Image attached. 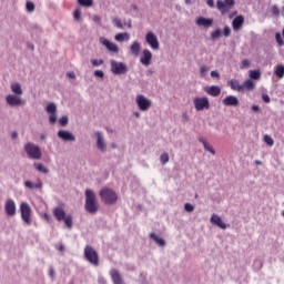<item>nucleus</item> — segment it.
Here are the masks:
<instances>
[{
	"label": "nucleus",
	"instance_id": "nucleus-1",
	"mask_svg": "<svg viewBox=\"0 0 284 284\" xmlns=\"http://www.w3.org/2000/svg\"><path fill=\"white\" fill-rule=\"evenodd\" d=\"M23 150L28 156L32 161H41L43 153L41 152V148L33 142H27L23 145Z\"/></svg>",
	"mask_w": 284,
	"mask_h": 284
},
{
	"label": "nucleus",
	"instance_id": "nucleus-2",
	"mask_svg": "<svg viewBox=\"0 0 284 284\" xmlns=\"http://www.w3.org/2000/svg\"><path fill=\"white\" fill-rule=\"evenodd\" d=\"M84 209L89 212V214H97V212H99V203H97V195L94 194V191L90 189L85 191Z\"/></svg>",
	"mask_w": 284,
	"mask_h": 284
},
{
	"label": "nucleus",
	"instance_id": "nucleus-3",
	"mask_svg": "<svg viewBox=\"0 0 284 284\" xmlns=\"http://www.w3.org/2000/svg\"><path fill=\"white\" fill-rule=\"evenodd\" d=\"M20 216L26 227H30V225H32L33 212L32 206H30L28 202L20 203Z\"/></svg>",
	"mask_w": 284,
	"mask_h": 284
},
{
	"label": "nucleus",
	"instance_id": "nucleus-4",
	"mask_svg": "<svg viewBox=\"0 0 284 284\" xmlns=\"http://www.w3.org/2000/svg\"><path fill=\"white\" fill-rule=\"evenodd\" d=\"M100 197L103 203L106 205H114L116 203L119 196L116 195V192H114L112 189L103 187L100 191Z\"/></svg>",
	"mask_w": 284,
	"mask_h": 284
},
{
	"label": "nucleus",
	"instance_id": "nucleus-5",
	"mask_svg": "<svg viewBox=\"0 0 284 284\" xmlns=\"http://www.w3.org/2000/svg\"><path fill=\"white\" fill-rule=\"evenodd\" d=\"M84 256L87 261L91 263V265L99 267V253H97L94 247L87 245L84 247Z\"/></svg>",
	"mask_w": 284,
	"mask_h": 284
},
{
	"label": "nucleus",
	"instance_id": "nucleus-6",
	"mask_svg": "<svg viewBox=\"0 0 284 284\" xmlns=\"http://www.w3.org/2000/svg\"><path fill=\"white\" fill-rule=\"evenodd\" d=\"M135 103H136L138 110H140V112H148V110H150V108H152V100L148 99L143 94H138L135 97Z\"/></svg>",
	"mask_w": 284,
	"mask_h": 284
},
{
	"label": "nucleus",
	"instance_id": "nucleus-7",
	"mask_svg": "<svg viewBox=\"0 0 284 284\" xmlns=\"http://www.w3.org/2000/svg\"><path fill=\"white\" fill-rule=\"evenodd\" d=\"M111 72L115 75L128 74V64L116 60L110 61Z\"/></svg>",
	"mask_w": 284,
	"mask_h": 284
},
{
	"label": "nucleus",
	"instance_id": "nucleus-8",
	"mask_svg": "<svg viewBox=\"0 0 284 284\" xmlns=\"http://www.w3.org/2000/svg\"><path fill=\"white\" fill-rule=\"evenodd\" d=\"M193 105L196 112H203V110H210V99L207 97L193 99Z\"/></svg>",
	"mask_w": 284,
	"mask_h": 284
},
{
	"label": "nucleus",
	"instance_id": "nucleus-9",
	"mask_svg": "<svg viewBox=\"0 0 284 284\" xmlns=\"http://www.w3.org/2000/svg\"><path fill=\"white\" fill-rule=\"evenodd\" d=\"M7 103L10 108H19V105H26V100L21 95L9 94L6 97Z\"/></svg>",
	"mask_w": 284,
	"mask_h": 284
},
{
	"label": "nucleus",
	"instance_id": "nucleus-10",
	"mask_svg": "<svg viewBox=\"0 0 284 284\" xmlns=\"http://www.w3.org/2000/svg\"><path fill=\"white\" fill-rule=\"evenodd\" d=\"M94 136H95V145L99 152H106L108 143L105 142V138L103 136V133L101 131H97L94 133Z\"/></svg>",
	"mask_w": 284,
	"mask_h": 284
},
{
	"label": "nucleus",
	"instance_id": "nucleus-11",
	"mask_svg": "<svg viewBox=\"0 0 284 284\" xmlns=\"http://www.w3.org/2000/svg\"><path fill=\"white\" fill-rule=\"evenodd\" d=\"M4 212L7 216H17V203L12 199H8L4 202Z\"/></svg>",
	"mask_w": 284,
	"mask_h": 284
},
{
	"label": "nucleus",
	"instance_id": "nucleus-12",
	"mask_svg": "<svg viewBox=\"0 0 284 284\" xmlns=\"http://www.w3.org/2000/svg\"><path fill=\"white\" fill-rule=\"evenodd\" d=\"M145 41L152 50H159L160 48L159 38L154 34V32L149 31L145 36Z\"/></svg>",
	"mask_w": 284,
	"mask_h": 284
},
{
	"label": "nucleus",
	"instance_id": "nucleus-13",
	"mask_svg": "<svg viewBox=\"0 0 284 284\" xmlns=\"http://www.w3.org/2000/svg\"><path fill=\"white\" fill-rule=\"evenodd\" d=\"M45 112L49 113V123H57V104L54 102H51L45 106Z\"/></svg>",
	"mask_w": 284,
	"mask_h": 284
},
{
	"label": "nucleus",
	"instance_id": "nucleus-14",
	"mask_svg": "<svg viewBox=\"0 0 284 284\" xmlns=\"http://www.w3.org/2000/svg\"><path fill=\"white\" fill-rule=\"evenodd\" d=\"M100 43L102 45H105L106 50H109V52H113V54H119V45H116V43L111 42L110 40L105 39V38H100Z\"/></svg>",
	"mask_w": 284,
	"mask_h": 284
},
{
	"label": "nucleus",
	"instance_id": "nucleus-15",
	"mask_svg": "<svg viewBox=\"0 0 284 284\" xmlns=\"http://www.w3.org/2000/svg\"><path fill=\"white\" fill-rule=\"evenodd\" d=\"M58 136L61 139V141L64 142H74L77 141V136L72 134V132L68 130H60L58 131Z\"/></svg>",
	"mask_w": 284,
	"mask_h": 284
},
{
	"label": "nucleus",
	"instance_id": "nucleus-16",
	"mask_svg": "<svg viewBox=\"0 0 284 284\" xmlns=\"http://www.w3.org/2000/svg\"><path fill=\"white\" fill-rule=\"evenodd\" d=\"M223 105L226 108H239V98L235 95H227L222 100Z\"/></svg>",
	"mask_w": 284,
	"mask_h": 284
},
{
	"label": "nucleus",
	"instance_id": "nucleus-17",
	"mask_svg": "<svg viewBox=\"0 0 284 284\" xmlns=\"http://www.w3.org/2000/svg\"><path fill=\"white\" fill-rule=\"evenodd\" d=\"M140 62L142 63V65H145V68H148V65L152 63V51L144 49L142 52V57L140 58Z\"/></svg>",
	"mask_w": 284,
	"mask_h": 284
},
{
	"label": "nucleus",
	"instance_id": "nucleus-18",
	"mask_svg": "<svg viewBox=\"0 0 284 284\" xmlns=\"http://www.w3.org/2000/svg\"><path fill=\"white\" fill-rule=\"evenodd\" d=\"M196 26L200 28H212L214 20L205 17H200L195 21Z\"/></svg>",
	"mask_w": 284,
	"mask_h": 284
},
{
	"label": "nucleus",
	"instance_id": "nucleus-19",
	"mask_svg": "<svg viewBox=\"0 0 284 284\" xmlns=\"http://www.w3.org/2000/svg\"><path fill=\"white\" fill-rule=\"evenodd\" d=\"M110 276L112 278L113 284H125L123 277H121V273L116 268H112L110 271Z\"/></svg>",
	"mask_w": 284,
	"mask_h": 284
},
{
	"label": "nucleus",
	"instance_id": "nucleus-20",
	"mask_svg": "<svg viewBox=\"0 0 284 284\" xmlns=\"http://www.w3.org/2000/svg\"><path fill=\"white\" fill-rule=\"evenodd\" d=\"M211 223H213V225H217L221 230H227V224H225L221 216L216 214L211 216Z\"/></svg>",
	"mask_w": 284,
	"mask_h": 284
},
{
	"label": "nucleus",
	"instance_id": "nucleus-21",
	"mask_svg": "<svg viewBox=\"0 0 284 284\" xmlns=\"http://www.w3.org/2000/svg\"><path fill=\"white\" fill-rule=\"evenodd\" d=\"M204 92H206L209 97H219L221 94V87L219 85L205 87Z\"/></svg>",
	"mask_w": 284,
	"mask_h": 284
},
{
	"label": "nucleus",
	"instance_id": "nucleus-22",
	"mask_svg": "<svg viewBox=\"0 0 284 284\" xmlns=\"http://www.w3.org/2000/svg\"><path fill=\"white\" fill-rule=\"evenodd\" d=\"M243 23H245V18L243 16H237L233 21H232V26H233V30L235 32H239V30H241V28H243Z\"/></svg>",
	"mask_w": 284,
	"mask_h": 284
},
{
	"label": "nucleus",
	"instance_id": "nucleus-23",
	"mask_svg": "<svg viewBox=\"0 0 284 284\" xmlns=\"http://www.w3.org/2000/svg\"><path fill=\"white\" fill-rule=\"evenodd\" d=\"M53 216L57 219V221H63L65 219V210H63V206H57L53 209Z\"/></svg>",
	"mask_w": 284,
	"mask_h": 284
},
{
	"label": "nucleus",
	"instance_id": "nucleus-24",
	"mask_svg": "<svg viewBox=\"0 0 284 284\" xmlns=\"http://www.w3.org/2000/svg\"><path fill=\"white\" fill-rule=\"evenodd\" d=\"M24 187H28L29 190H41V187H43V182L41 179L37 180V184L32 183V181H26Z\"/></svg>",
	"mask_w": 284,
	"mask_h": 284
},
{
	"label": "nucleus",
	"instance_id": "nucleus-25",
	"mask_svg": "<svg viewBox=\"0 0 284 284\" xmlns=\"http://www.w3.org/2000/svg\"><path fill=\"white\" fill-rule=\"evenodd\" d=\"M10 89L13 95L21 97L23 94V89H21V84L19 82L11 83Z\"/></svg>",
	"mask_w": 284,
	"mask_h": 284
},
{
	"label": "nucleus",
	"instance_id": "nucleus-26",
	"mask_svg": "<svg viewBox=\"0 0 284 284\" xmlns=\"http://www.w3.org/2000/svg\"><path fill=\"white\" fill-rule=\"evenodd\" d=\"M227 85L231 88V90H236V92H243V87L241 83H239V80L236 79H231L227 82Z\"/></svg>",
	"mask_w": 284,
	"mask_h": 284
},
{
	"label": "nucleus",
	"instance_id": "nucleus-27",
	"mask_svg": "<svg viewBox=\"0 0 284 284\" xmlns=\"http://www.w3.org/2000/svg\"><path fill=\"white\" fill-rule=\"evenodd\" d=\"M199 141L202 143L204 150H206V152H210V154H212L214 156V154H216V151H214V149L212 148V144H210V142H207V140H205V138H200Z\"/></svg>",
	"mask_w": 284,
	"mask_h": 284
},
{
	"label": "nucleus",
	"instance_id": "nucleus-28",
	"mask_svg": "<svg viewBox=\"0 0 284 284\" xmlns=\"http://www.w3.org/2000/svg\"><path fill=\"white\" fill-rule=\"evenodd\" d=\"M216 6H217V10H220L221 14H227V12H230V10H231L227 7V4L225 3V1H223V0H217Z\"/></svg>",
	"mask_w": 284,
	"mask_h": 284
},
{
	"label": "nucleus",
	"instance_id": "nucleus-29",
	"mask_svg": "<svg viewBox=\"0 0 284 284\" xmlns=\"http://www.w3.org/2000/svg\"><path fill=\"white\" fill-rule=\"evenodd\" d=\"M131 54H133V57H139V54H141V43H139V41H134L131 44Z\"/></svg>",
	"mask_w": 284,
	"mask_h": 284
},
{
	"label": "nucleus",
	"instance_id": "nucleus-30",
	"mask_svg": "<svg viewBox=\"0 0 284 284\" xmlns=\"http://www.w3.org/2000/svg\"><path fill=\"white\" fill-rule=\"evenodd\" d=\"M256 88V84L254 83V81H252L251 79L244 81L242 83V92H244V90H248L252 91Z\"/></svg>",
	"mask_w": 284,
	"mask_h": 284
},
{
	"label": "nucleus",
	"instance_id": "nucleus-31",
	"mask_svg": "<svg viewBox=\"0 0 284 284\" xmlns=\"http://www.w3.org/2000/svg\"><path fill=\"white\" fill-rule=\"evenodd\" d=\"M150 239H152L153 241L156 242L158 245H160V247H165V240H163L162 237H160L159 235L151 233L150 234Z\"/></svg>",
	"mask_w": 284,
	"mask_h": 284
},
{
	"label": "nucleus",
	"instance_id": "nucleus-32",
	"mask_svg": "<svg viewBox=\"0 0 284 284\" xmlns=\"http://www.w3.org/2000/svg\"><path fill=\"white\" fill-rule=\"evenodd\" d=\"M33 168L38 171V172H42V174H48L50 172V170H48V168H45V165H43L42 163H33Z\"/></svg>",
	"mask_w": 284,
	"mask_h": 284
},
{
	"label": "nucleus",
	"instance_id": "nucleus-33",
	"mask_svg": "<svg viewBox=\"0 0 284 284\" xmlns=\"http://www.w3.org/2000/svg\"><path fill=\"white\" fill-rule=\"evenodd\" d=\"M115 41L123 42V41H130V34L128 32L124 33H118L114 37Z\"/></svg>",
	"mask_w": 284,
	"mask_h": 284
},
{
	"label": "nucleus",
	"instance_id": "nucleus-34",
	"mask_svg": "<svg viewBox=\"0 0 284 284\" xmlns=\"http://www.w3.org/2000/svg\"><path fill=\"white\" fill-rule=\"evenodd\" d=\"M78 3L83 8H92L94 0H78Z\"/></svg>",
	"mask_w": 284,
	"mask_h": 284
},
{
	"label": "nucleus",
	"instance_id": "nucleus-35",
	"mask_svg": "<svg viewBox=\"0 0 284 284\" xmlns=\"http://www.w3.org/2000/svg\"><path fill=\"white\" fill-rule=\"evenodd\" d=\"M275 74H276V77H278V79H283V77H284V65L283 64H280L276 67Z\"/></svg>",
	"mask_w": 284,
	"mask_h": 284
},
{
	"label": "nucleus",
	"instance_id": "nucleus-36",
	"mask_svg": "<svg viewBox=\"0 0 284 284\" xmlns=\"http://www.w3.org/2000/svg\"><path fill=\"white\" fill-rule=\"evenodd\" d=\"M250 79H254L255 81H258V79H261V71L260 70H251Z\"/></svg>",
	"mask_w": 284,
	"mask_h": 284
},
{
	"label": "nucleus",
	"instance_id": "nucleus-37",
	"mask_svg": "<svg viewBox=\"0 0 284 284\" xmlns=\"http://www.w3.org/2000/svg\"><path fill=\"white\" fill-rule=\"evenodd\" d=\"M221 34H223L221 29H215L213 32H211V39L216 41V39H221Z\"/></svg>",
	"mask_w": 284,
	"mask_h": 284
},
{
	"label": "nucleus",
	"instance_id": "nucleus-38",
	"mask_svg": "<svg viewBox=\"0 0 284 284\" xmlns=\"http://www.w3.org/2000/svg\"><path fill=\"white\" fill-rule=\"evenodd\" d=\"M275 41L280 48L284 45L283 36H281V32L275 33Z\"/></svg>",
	"mask_w": 284,
	"mask_h": 284
},
{
	"label": "nucleus",
	"instance_id": "nucleus-39",
	"mask_svg": "<svg viewBox=\"0 0 284 284\" xmlns=\"http://www.w3.org/2000/svg\"><path fill=\"white\" fill-rule=\"evenodd\" d=\"M26 10H27V12H30V13L34 12L36 6L33 4V2L28 1V2L26 3Z\"/></svg>",
	"mask_w": 284,
	"mask_h": 284
},
{
	"label": "nucleus",
	"instance_id": "nucleus-40",
	"mask_svg": "<svg viewBox=\"0 0 284 284\" xmlns=\"http://www.w3.org/2000/svg\"><path fill=\"white\" fill-rule=\"evenodd\" d=\"M62 221L69 230H72V217L70 215L65 216Z\"/></svg>",
	"mask_w": 284,
	"mask_h": 284
},
{
	"label": "nucleus",
	"instance_id": "nucleus-41",
	"mask_svg": "<svg viewBox=\"0 0 284 284\" xmlns=\"http://www.w3.org/2000/svg\"><path fill=\"white\" fill-rule=\"evenodd\" d=\"M160 161H161L162 165H165V163L170 162V155L168 153L161 154Z\"/></svg>",
	"mask_w": 284,
	"mask_h": 284
},
{
	"label": "nucleus",
	"instance_id": "nucleus-42",
	"mask_svg": "<svg viewBox=\"0 0 284 284\" xmlns=\"http://www.w3.org/2000/svg\"><path fill=\"white\" fill-rule=\"evenodd\" d=\"M271 12H272L273 17H280V14H281V10L278 9V6H276V4L271 7Z\"/></svg>",
	"mask_w": 284,
	"mask_h": 284
},
{
	"label": "nucleus",
	"instance_id": "nucleus-43",
	"mask_svg": "<svg viewBox=\"0 0 284 284\" xmlns=\"http://www.w3.org/2000/svg\"><path fill=\"white\" fill-rule=\"evenodd\" d=\"M91 65L93 68H99V67L103 65V59H99V60L93 59V60H91Z\"/></svg>",
	"mask_w": 284,
	"mask_h": 284
},
{
	"label": "nucleus",
	"instance_id": "nucleus-44",
	"mask_svg": "<svg viewBox=\"0 0 284 284\" xmlns=\"http://www.w3.org/2000/svg\"><path fill=\"white\" fill-rule=\"evenodd\" d=\"M112 23H113V26H115V28H119L120 30H123V22H121L120 19L114 18V19L112 20Z\"/></svg>",
	"mask_w": 284,
	"mask_h": 284
},
{
	"label": "nucleus",
	"instance_id": "nucleus-45",
	"mask_svg": "<svg viewBox=\"0 0 284 284\" xmlns=\"http://www.w3.org/2000/svg\"><path fill=\"white\" fill-rule=\"evenodd\" d=\"M264 142L266 143V145H274V139H272L271 135H264Z\"/></svg>",
	"mask_w": 284,
	"mask_h": 284
},
{
	"label": "nucleus",
	"instance_id": "nucleus-46",
	"mask_svg": "<svg viewBox=\"0 0 284 284\" xmlns=\"http://www.w3.org/2000/svg\"><path fill=\"white\" fill-rule=\"evenodd\" d=\"M93 74L97 79H103L105 77V73L101 70H95Z\"/></svg>",
	"mask_w": 284,
	"mask_h": 284
},
{
	"label": "nucleus",
	"instance_id": "nucleus-47",
	"mask_svg": "<svg viewBox=\"0 0 284 284\" xmlns=\"http://www.w3.org/2000/svg\"><path fill=\"white\" fill-rule=\"evenodd\" d=\"M200 72H201V77H205L207 72H210V68H207L206 65H202L200 68Z\"/></svg>",
	"mask_w": 284,
	"mask_h": 284
},
{
	"label": "nucleus",
	"instance_id": "nucleus-48",
	"mask_svg": "<svg viewBox=\"0 0 284 284\" xmlns=\"http://www.w3.org/2000/svg\"><path fill=\"white\" fill-rule=\"evenodd\" d=\"M60 125L65 126L68 125V115H63L60 120H59Z\"/></svg>",
	"mask_w": 284,
	"mask_h": 284
},
{
	"label": "nucleus",
	"instance_id": "nucleus-49",
	"mask_svg": "<svg viewBox=\"0 0 284 284\" xmlns=\"http://www.w3.org/2000/svg\"><path fill=\"white\" fill-rule=\"evenodd\" d=\"M185 212H194V206L190 203L184 204Z\"/></svg>",
	"mask_w": 284,
	"mask_h": 284
},
{
	"label": "nucleus",
	"instance_id": "nucleus-50",
	"mask_svg": "<svg viewBox=\"0 0 284 284\" xmlns=\"http://www.w3.org/2000/svg\"><path fill=\"white\" fill-rule=\"evenodd\" d=\"M223 34L224 37H230V34H232V29L230 27H224V30H223Z\"/></svg>",
	"mask_w": 284,
	"mask_h": 284
},
{
	"label": "nucleus",
	"instance_id": "nucleus-51",
	"mask_svg": "<svg viewBox=\"0 0 284 284\" xmlns=\"http://www.w3.org/2000/svg\"><path fill=\"white\" fill-rule=\"evenodd\" d=\"M224 2L227 4V7L232 10L234 8L236 1L234 0H224Z\"/></svg>",
	"mask_w": 284,
	"mask_h": 284
},
{
	"label": "nucleus",
	"instance_id": "nucleus-52",
	"mask_svg": "<svg viewBox=\"0 0 284 284\" xmlns=\"http://www.w3.org/2000/svg\"><path fill=\"white\" fill-rule=\"evenodd\" d=\"M73 19H75V21H79V19H81V10H75L73 13Z\"/></svg>",
	"mask_w": 284,
	"mask_h": 284
},
{
	"label": "nucleus",
	"instance_id": "nucleus-53",
	"mask_svg": "<svg viewBox=\"0 0 284 284\" xmlns=\"http://www.w3.org/2000/svg\"><path fill=\"white\" fill-rule=\"evenodd\" d=\"M49 276H50L51 281H54L55 272H54V267H52V266H50V268H49Z\"/></svg>",
	"mask_w": 284,
	"mask_h": 284
},
{
	"label": "nucleus",
	"instance_id": "nucleus-54",
	"mask_svg": "<svg viewBox=\"0 0 284 284\" xmlns=\"http://www.w3.org/2000/svg\"><path fill=\"white\" fill-rule=\"evenodd\" d=\"M212 79H221V73L219 71H211Z\"/></svg>",
	"mask_w": 284,
	"mask_h": 284
},
{
	"label": "nucleus",
	"instance_id": "nucleus-55",
	"mask_svg": "<svg viewBox=\"0 0 284 284\" xmlns=\"http://www.w3.org/2000/svg\"><path fill=\"white\" fill-rule=\"evenodd\" d=\"M262 101H264V103H270V101H271L270 95L262 94Z\"/></svg>",
	"mask_w": 284,
	"mask_h": 284
},
{
	"label": "nucleus",
	"instance_id": "nucleus-56",
	"mask_svg": "<svg viewBox=\"0 0 284 284\" xmlns=\"http://www.w3.org/2000/svg\"><path fill=\"white\" fill-rule=\"evenodd\" d=\"M251 110H252L253 112H261V106H258V105H256V104H253L252 108H251Z\"/></svg>",
	"mask_w": 284,
	"mask_h": 284
},
{
	"label": "nucleus",
	"instance_id": "nucleus-57",
	"mask_svg": "<svg viewBox=\"0 0 284 284\" xmlns=\"http://www.w3.org/2000/svg\"><path fill=\"white\" fill-rule=\"evenodd\" d=\"M241 68H250V62H248V60H243Z\"/></svg>",
	"mask_w": 284,
	"mask_h": 284
},
{
	"label": "nucleus",
	"instance_id": "nucleus-58",
	"mask_svg": "<svg viewBox=\"0 0 284 284\" xmlns=\"http://www.w3.org/2000/svg\"><path fill=\"white\" fill-rule=\"evenodd\" d=\"M98 283H99V284H105V283H106L105 277H103V276L100 275V276L98 277Z\"/></svg>",
	"mask_w": 284,
	"mask_h": 284
},
{
	"label": "nucleus",
	"instance_id": "nucleus-59",
	"mask_svg": "<svg viewBox=\"0 0 284 284\" xmlns=\"http://www.w3.org/2000/svg\"><path fill=\"white\" fill-rule=\"evenodd\" d=\"M11 139L14 141L16 139H19V133L17 131H13L11 133Z\"/></svg>",
	"mask_w": 284,
	"mask_h": 284
},
{
	"label": "nucleus",
	"instance_id": "nucleus-60",
	"mask_svg": "<svg viewBox=\"0 0 284 284\" xmlns=\"http://www.w3.org/2000/svg\"><path fill=\"white\" fill-rule=\"evenodd\" d=\"M67 77H69V79H77V74H74V72H68Z\"/></svg>",
	"mask_w": 284,
	"mask_h": 284
},
{
	"label": "nucleus",
	"instance_id": "nucleus-61",
	"mask_svg": "<svg viewBox=\"0 0 284 284\" xmlns=\"http://www.w3.org/2000/svg\"><path fill=\"white\" fill-rule=\"evenodd\" d=\"M44 219H45V221H48V223H50V221H52V216H50L48 213H44Z\"/></svg>",
	"mask_w": 284,
	"mask_h": 284
},
{
	"label": "nucleus",
	"instance_id": "nucleus-62",
	"mask_svg": "<svg viewBox=\"0 0 284 284\" xmlns=\"http://www.w3.org/2000/svg\"><path fill=\"white\" fill-rule=\"evenodd\" d=\"M93 21H94L95 23H99V22L101 21V17H99V16H93Z\"/></svg>",
	"mask_w": 284,
	"mask_h": 284
},
{
	"label": "nucleus",
	"instance_id": "nucleus-63",
	"mask_svg": "<svg viewBox=\"0 0 284 284\" xmlns=\"http://www.w3.org/2000/svg\"><path fill=\"white\" fill-rule=\"evenodd\" d=\"M206 3L210 8H214V0H207Z\"/></svg>",
	"mask_w": 284,
	"mask_h": 284
},
{
	"label": "nucleus",
	"instance_id": "nucleus-64",
	"mask_svg": "<svg viewBox=\"0 0 284 284\" xmlns=\"http://www.w3.org/2000/svg\"><path fill=\"white\" fill-rule=\"evenodd\" d=\"M58 250L59 252H65V246L63 244H60Z\"/></svg>",
	"mask_w": 284,
	"mask_h": 284
}]
</instances>
